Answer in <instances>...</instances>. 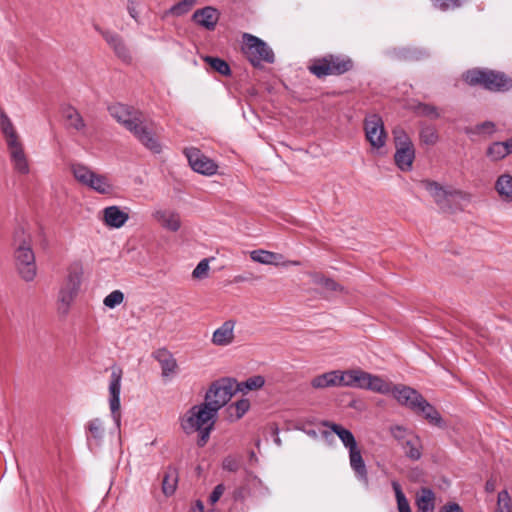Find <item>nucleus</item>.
I'll list each match as a JSON object with an SVG mask.
<instances>
[{
  "mask_svg": "<svg viewBox=\"0 0 512 512\" xmlns=\"http://www.w3.org/2000/svg\"><path fill=\"white\" fill-rule=\"evenodd\" d=\"M111 116L121 123L127 130L149 150L159 153L161 146L155 136L151 124L147 123L141 112L134 110L124 104H114L109 107Z\"/></svg>",
  "mask_w": 512,
  "mask_h": 512,
  "instance_id": "1",
  "label": "nucleus"
},
{
  "mask_svg": "<svg viewBox=\"0 0 512 512\" xmlns=\"http://www.w3.org/2000/svg\"><path fill=\"white\" fill-rule=\"evenodd\" d=\"M217 415L205 404L199 403L190 407L179 417L180 428L186 435L198 433L197 444L206 445L214 429Z\"/></svg>",
  "mask_w": 512,
  "mask_h": 512,
  "instance_id": "2",
  "label": "nucleus"
},
{
  "mask_svg": "<svg viewBox=\"0 0 512 512\" xmlns=\"http://www.w3.org/2000/svg\"><path fill=\"white\" fill-rule=\"evenodd\" d=\"M14 260L21 279L32 282L37 275V266L32 250V235L24 226H19L14 232Z\"/></svg>",
  "mask_w": 512,
  "mask_h": 512,
  "instance_id": "3",
  "label": "nucleus"
},
{
  "mask_svg": "<svg viewBox=\"0 0 512 512\" xmlns=\"http://www.w3.org/2000/svg\"><path fill=\"white\" fill-rule=\"evenodd\" d=\"M0 129L5 138L14 170L20 174H28L30 167L23 143L10 118L2 109H0Z\"/></svg>",
  "mask_w": 512,
  "mask_h": 512,
  "instance_id": "4",
  "label": "nucleus"
},
{
  "mask_svg": "<svg viewBox=\"0 0 512 512\" xmlns=\"http://www.w3.org/2000/svg\"><path fill=\"white\" fill-rule=\"evenodd\" d=\"M420 184L443 212L453 213L461 209L463 202L470 201L468 193L451 187H444L436 181L422 180Z\"/></svg>",
  "mask_w": 512,
  "mask_h": 512,
  "instance_id": "5",
  "label": "nucleus"
},
{
  "mask_svg": "<svg viewBox=\"0 0 512 512\" xmlns=\"http://www.w3.org/2000/svg\"><path fill=\"white\" fill-rule=\"evenodd\" d=\"M340 387L370 390L387 395V381L378 375L368 373L361 368L340 370Z\"/></svg>",
  "mask_w": 512,
  "mask_h": 512,
  "instance_id": "6",
  "label": "nucleus"
},
{
  "mask_svg": "<svg viewBox=\"0 0 512 512\" xmlns=\"http://www.w3.org/2000/svg\"><path fill=\"white\" fill-rule=\"evenodd\" d=\"M464 80L471 86L480 85L494 92H505L512 88V79L505 73L494 70H468L464 74Z\"/></svg>",
  "mask_w": 512,
  "mask_h": 512,
  "instance_id": "7",
  "label": "nucleus"
},
{
  "mask_svg": "<svg viewBox=\"0 0 512 512\" xmlns=\"http://www.w3.org/2000/svg\"><path fill=\"white\" fill-rule=\"evenodd\" d=\"M352 59L344 55L329 54L313 59L308 66L309 71L318 78L330 75L339 76L353 69Z\"/></svg>",
  "mask_w": 512,
  "mask_h": 512,
  "instance_id": "8",
  "label": "nucleus"
},
{
  "mask_svg": "<svg viewBox=\"0 0 512 512\" xmlns=\"http://www.w3.org/2000/svg\"><path fill=\"white\" fill-rule=\"evenodd\" d=\"M235 392V380L221 378L210 385L202 403L218 416V411L228 403Z\"/></svg>",
  "mask_w": 512,
  "mask_h": 512,
  "instance_id": "9",
  "label": "nucleus"
},
{
  "mask_svg": "<svg viewBox=\"0 0 512 512\" xmlns=\"http://www.w3.org/2000/svg\"><path fill=\"white\" fill-rule=\"evenodd\" d=\"M242 52L254 67L260 66L262 61L274 62L272 49L263 40L250 33L242 35Z\"/></svg>",
  "mask_w": 512,
  "mask_h": 512,
  "instance_id": "10",
  "label": "nucleus"
},
{
  "mask_svg": "<svg viewBox=\"0 0 512 512\" xmlns=\"http://www.w3.org/2000/svg\"><path fill=\"white\" fill-rule=\"evenodd\" d=\"M82 272L79 268H71L64 279L57 297V310L66 315L78 294L81 285Z\"/></svg>",
  "mask_w": 512,
  "mask_h": 512,
  "instance_id": "11",
  "label": "nucleus"
},
{
  "mask_svg": "<svg viewBox=\"0 0 512 512\" xmlns=\"http://www.w3.org/2000/svg\"><path fill=\"white\" fill-rule=\"evenodd\" d=\"M122 370L114 368L111 372L109 383V406L112 418L115 422L116 428L119 430L121 425V412H120V391H121Z\"/></svg>",
  "mask_w": 512,
  "mask_h": 512,
  "instance_id": "12",
  "label": "nucleus"
},
{
  "mask_svg": "<svg viewBox=\"0 0 512 512\" xmlns=\"http://www.w3.org/2000/svg\"><path fill=\"white\" fill-rule=\"evenodd\" d=\"M387 386L388 394H391L400 405L412 411L419 406L423 396L414 388L402 384L393 385L390 382H387Z\"/></svg>",
  "mask_w": 512,
  "mask_h": 512,
  "instance_id": "13",
  "label": "nucleus"
},
{
  "mask_svg": "<svg viewBox=\"0 0 512 512\" xmlns=\"http://www.w3.org/2000/svg\"><path fill=\"white\" fill-rule=\"evenodd\" d=\"M365 135L368 142L374 148H381L386 142V132L384 124L376 114H373L365 119L364 122Z\"/></svg>",
  "mask_w": 512,
  "mask_h": 512,
  "instance_id": "14",
  "label": "nucleus"
},
{
  "mask_svg": "<svg viewBox=\"0 0 512 512\" xmlns=\"http://www.w3.org/2000/svg\"><path fill=\"white\" fill-rule=\"evenodd\" d=\"M191 168L200 174L213 175L217 171V164L201 153L197 148H189L185 150Z\"/></svg>",
  "mask_w": 512,
  "mask_h": 512,
  "instance_id": "15",
  "label": "nucleus"
},
{
  "mask_svg": "<svg viewBox=\"0 0 512 512\" xmlns=\"http://www.w3.org/2000/svg\"><path fill=\"white\" fill-rule=\"evenodd\" d=\"M219 18L220 14L218 10L212 6L197 9L192 15V20L208 31L215 29Z\"/></svg>",
  "mask_w": 512,
  "mask_h": 512,
  "instance_id": "16",
  "label": "nucleus"
},
{
  "mask_svg": "<svg viewBox=\"0 0 512 512\" xmlns=\"http://www.w3.org/2000/svg\"><path fill=\"white\" fill-rule=\"evenodd\" d=\"M236 322L234 320H227L222 323L212 334L211 342L215 346H228L233 343L235 334L234 329Z\"/></svg>",
  "mask_w": 512,
  "mask_h": 512,
  "instance_id": "17",
  "label": "nucleus"
},
{
  "mask_svg": "<svg viewBox=\"0 0 512 512\" xmlns=\"http://www.w3.org/2000/svg\"><path fill=\"white\" fill-rule=\"evenodd\" d=\"M101 35L113 49L117 57L125 62L131 60L130 51L119 34L111 31H101Z\"/></svg>",
  "mask_w": 512,
  "mask_h": 512,
  "instance_id": "18",
  "label": "nucleus"
},
{
  "mask_svg": "<svg viewBox=\"0 0 512 512\" xmlns=\"http://www.w3.org/2000/svg\"><path fill=\"white\" fill-rule=\"evenodd\" d=\"M153 357L159 362L164 378L171 377L176 373L178 368L176 359L168 350L158 349L154 352Z\"/></svg>",
  "mask_w": 512,
  "mask_h": 512,
  "instance_id": "19",
  "label": "nucleus"
},
{
  "mask_svg": "<svg viewBox=\"0 0 512 512\" xmlns=\"http://www.w3.org/2000/svg\"><path fill=\"white\" fill-rule=\"evenodd\" d=\"M314 389L340 387V370H332L312 378L310 382Z\"/></svg>",
  "mask_w": 512,
  "mask_h": 512,
  "instance_id": "20",
  "label": "nucleus"
},
{
  "mask_svg": "<svg viewBox=\"0 0 512 512\" xmlns=\"http://www.w3.org/2000/svg\"><path fill=\"white\" fill-rule=\"evenodd\" d=\"M87 429L89 436L87 437L88 445L90 447H100L102 445L105 429L101 419L95 418L88 422Z\"/></svg>",
  "mask_w": 512,
  "mask_h": 512,
  "instance_id": "21",
  "label": "nucleus"
},
{
  "mask_svg": "<svg viewBox=\"0 0 512 512\" xmlns=\"http://www.w3.org/2000/svg\"><path fill=\"white\" fill-rule=\"evenodd\" d=\"M413 412L418 415H422L432 425H442V418L439 412L424 397H422V400L419 402V406Z\"/></svg>",
  "mask_w": 512,
  "mask_h": 512,
  "instance_id": "22",
  "label": "nucleus"
},
{
  "mask_svg": "<svg viewBox=\"0 0 512 512\" xmlns=\"http://www.w3.org/2000/svg\"><path fill=\"white\" fill-rule=\"evenodd\" d=\"M349 460L356 476L367 483V469L358 446L349 450Z\"/></svg>",
  "mask_w": 512,
  "mask_h": 512,
  "instance_id": "23",
  "label": "nucleus"
},
{
  "mask_svg": "<svg viewBox=\"0 0 512 512\" xmlns=\"http://www.w3.org/2000/svg\"><path fill=\"white\" fill-rule=\"evenodd\" d=\"M414 158V146L396 148L394 155L395 163L402 171H408L412 168Z\"/></svg>",
  "mask_w": 512,
  "mask_h": 512,
  "instance_id": "24",
  "label": "nucleus"
},
{
  "mask_svg": "<svg viewBox=\"0 0 512 512\" xmlns=\"http://www.w3.org/2000/svg\"><path fill=\"white\" fill-rule=\"evenodd\" d=\"M102 214L104 224H125L130 219L128 213L118 206L106 207Z\"/></svg>",
  "mask_w": 512,
  "mask_h": 512,
  "instance_id": "25",
  "label": "nucleus"
},
{
  "mask_svg": "<svg viewBox=\"0 0 512 512\" xmlns=\"http://www.w3.org/2000/svg\"><path fill=\"white\" fill-rule=\"evenodd\" d=\"M250 258L254 262H258L265 265L278 266L281 264L283 256L281 254L274 253L271 251L258 249L250 252Z\"/></svg>",
  "mask_w": 512,
  "mask_h": 512,
  "instance_id": "26",
  "label": "nucleus"
},
{
  "mask_svg": "<svg viewBox=\"0 0 512 512\" xmlns=\"http://www.w3.org/2000/svg\"><path fill=\"white\" fill-rule=\"evenodd\" d=\"M415 502L419 512H433L435 508V494L431 489L422 488L417 493Z\"/></svg>",
  "mask_w": 512,
  "mask_h": 512,
  "instance_id": "27",
  "label": "nucleus"
},
{
  "mask_svg": "<svg viewBox=\"0 0 512 512\" xmlns=\"http://www.w3.org/2000/svg\"><path fill=\"white\" fill-rule=\"evenodd\" d=\"M324 425L326 427L330 428L331 431H333L339 437V439L341 440L343 445L348 450H351L358 446L354 435L348 429L344 428L343 426H341L339 424L331 423V422H326V423H324Z\"/></svg>",
  "mask_w": 512,
  "mask_h": 512,
  "instance_id": "28",
  "label": "nucleus"
},
{
  "mask_svg": "<svg viewBox=\"0 0 512 512\" xmlns=\"http://www.w3.org/2000/svg\"><path fill=\"white\" fill-rule=\"evenodd\" d=\"M495 189L500 198L506 202L512 201V176L510 174L500 175L495 183Z\"/></svg>",
  "mask_w": 512,
  "mask_h": 512,
  "instance_id": "29",
  "label": "nucleus"
},
{
  "mask_svg": "<svg viewBox=\"0 0 512 512\" xmlns=\"http://www.w3.org/2000/svg\"><path fill=\"white\" fill-rule=\"evenodd\" d=\"M86 186L100 194H110L113 190V185L110 183L108 178L105 175L97 174L96 172H94Z\"/></svg>",
  "mask_w": 512,
  "mask_h": 512,
  "instance_id": "30",
  "label": "nucleus"
},
{
  "mask_svg": "<svg viewBox=\"0 0 512 512\" xmlns=\"http://www.w3.org/2000/svg\"><path fill=\"white\" fill-rule=\"evenodd\" d=\"M264 384L265 378L261 375H255L242 382L235 381V390L236 392L242 393H246L248 391H256L261 389Z\"/></svg>",
  "mask_w": 512,
  "mask_h": 512,
  "instance_id": "31",
  "label": "nucleus"
},
{
  "mask_svg": "<svg viewBox=\"0 0 512 512\" xmlns=\"http://www.w3.org/2000/svg\"><path fill=\"white\" fill-rule=\"evenodd\" d=\"M70 171L73 174L74 178L82 185L86 186L91 177L94 174V171L91 170L88 166L82 163H71Z\"/></svg>",
  "mask_w": 512,
  "mask_h": 512,
  "instance_id": "32",
  "label": "nucleus"
},
{
  "mask_svg": "<svg viewBox=\"0 0 512 512\" xmlns=\"http://www.w3.org/2000/svg\"><path fill=\"white\" fill-rule=\"evenodd\" d=\"M64 118L67 121V124L70 128H73L77 131H84L85 122L80 115V113L73 107H67L63 111Z\"/></svg>",
  "mask_w": 512,
  "mask_h": 512,
  "instance_id": "33",
  "label": "nucleus"
},
{
  "mask_svg": "<svg viewBox=\"0 0 512 512\" xmlns=\"http://www.w3.org/2000/svg\"><path fill=\"white\" fill-rule=\"evenodd\" d=\"M508 155H509V151L507 149L505 141H503V142H500V141L493 142V143H491L488 146V148L486 150V156L491 161H494V162L500 161V160L504 159Z\"/></svg>",
  "mask_w": 512,
  "mask_h": 512,
  "instance_id": "34",
  "label": "nucleus"
},
{
  "mask_svg": "<svg viewBox=\"0 0 512 512\" xmlns=\"http://www.w3.org/2000/svg\"><path fill=\"white\" fill-rule=\"evenodd\" d=\"M203 60L211 67L213 71L221 74L222 76L231 75L230 66L225 60L213 56H205L203 57Z\"/></svg>",
  "mask_w": 512,
  "mask_h": 512,
  "instance_id": "35",
  "label": "nucleus"
},
{
  "mask_svg": "<svg viewBox=\"0 0 512 512\" xmlns=\"http://www.w3.org/2000/svg\"><path fill=\"white\" fill-rule=\"evenodd\" d=\"M250 409V401L248 399H241L227 408L231 421L241 419Z\"/></svg>",
  "mask_w": 512,
  "mask_h": 512,
  "instance_id": "36",
  "label": "nucleus"
},
{
  "mask_svg": "<svg viewBox=\"0 0 512 512\" xmlns=\"http://www.w3.org/2000/svg\"><path fill=\"white\" fill-rule=\"evenodd\" d=\"M153 220L161 224H180V217L170 209H158L153 215Z\"/></svg>",
  "mask_w": 512,
  "mask_h": 512,
  "instance_id": "37",
  "label": "nucleus"
},
{
  "mask_svg": "<svg viewBox=\"0 0 512 512\" xmlns=\"http://www.w3.org/2000/svg\"><path fill=\"white\" fill-rule=\"evenodd\" d=\"M496 131V126L491 121H485L479 123L473 127H468L466 129V134L468 135H484L491 136Z\"/></svg>",
  "mask_w": 512,
  "mask_h": 512,
  "instance_id": "38",
  "label": "nucleus"
},
{
  "mask_svg": "<svg viewBox=\"0 0 512 512\" xmlns=\"http://www.w3.org/2000/svg\"><path fill=\"white\" fill-rule=\"evenodd\" d=\"M392 488L395 492L398 511L399 512H412L409 502H408L407 498L405 497L400 484L397 481H393Z\"/></svg>",
  "mask_w": 512,
  "mask_h": 512,
  "instance_id": "39",
  "label": "nucleus"
},
{
  "mask_svg": "<svg viewBox=\"0 0 512 512\" xmlns=\"http://www.w3.org/2000/svg\"><path fill=\"white\" fill-rule=\"evenodd\" d=\"M313 282L315 284L323 287L327 291H340V292L344 291V288L340 284L335 282L333 279L326 278L319 274L313 275Z\"/></svg>",
  "mask_w": 512,
  "mask_h": 512,
  "instance_id": "40",
  "label": "nucleus"
},
{
  "mask_svg": "<svg viewBox=\"0 0 512 512\" xmlns=\"http://www.w3.org/2000/svg\"><path fill=\"white\" fill-rule=\"evenodd\" d=\"M406 456L412 460H418L421 457L420 445L417 438L407 440L405 443Z\"/></svg>",
  "mask_w": 512,
  "mask_h": 512,
  "instance_id": "41",
  "label": "nucleus"
},
{
  "mask_svg": "<svg viewBox=\"0 0 512 512\" xmlns=\"http://www.w3.org/2000/svg\"><path fill=\"white\" fill-rule=\"evenodd\" d=\"M176 484H177L176 471L175 470L169 471L163 479L162 488H163L164 494H166V495L173 494L176 489Z\"/></svg>",
  "mask_w": 512,
  "mask_h": 512,
  "instance_id": "42",
  "label": "nucleus"
},
{
  "mask_svg": "<svg viewBox=\"0 0 512 512\" xmlns=\"http://www.w3.org/2000/svg\"><path fill=\"white\" fill-rule=\"evenodd\" d=\"M466 0H431L433 6L440 11L460 8Z\"/></svg>",
  "mask_w": 512,
  "mask_h": 512,
  "instance_id": "43",
  "label": "nucleus"
},
{
  "mask_svg": "<svg viewBox=\"0 0 512 512\" xmlns=\"http://www.w3.org/2000/svg\"><path fill=\"white\" fill-rule=\"evenodd\" d=\"M393 136L396 148L413 146L412 141L402 128H395L393 130Z\"/></svg>",
  "mask_w": 512,
  "mask_h": 512,
  "instance_id": "44",
  "label": "nucleus"
},
{
  "mask_svg": "<svg viewBox=\"0 0 512 512\" xmlns=\"http://www.w3.org/2000/svg\"><path fill=\"white\" fill-rule=\"evenodd\" d=\"M420 139L427 145H434L438 141V133L434 127L426 126L420 131Z\"/></svg>",
  "mask_w": 512,
  "mask_h": 512,
  "instance_id": "45",
  "label": "nucleus"
},
{
  "mask_svg": "<svg viewBox=\"0 0 512 512\" xmlns=\"http://www.w3.org/2000/svg\"><path fill=\"white\" fill-rule=\"evenodd\" d=\"M496 512H512L511 498L506 490H503L498 494Z\"/></svg>",
  "mask_w": 512,
  "mask_h": 512,
  "instance_id": "46",
  "label": "nucleus"
},
{
  "mask_svg": "<svg viewBox=\"0 0 512 512\" xmlns=\"http://www.w3.org/2000/svg\"><path fill=\"white\" fill-rule=\"evenodd\" d=\"M124 300V294L120 290H114L104 298V305L108 308H115Z\"/></svg>",
  "mask_w": 512,
  "mask_h": 512,
  "instance_id": "47",
  "label": "nucleus"
},
{
  "mask_svg": "<svg viewBox=\"0 0 512 512\" xmlns=\"http://www.w3.org/2000/svg\"><path fill=\"white\" fill-rule=\"evenodd\" d=\"M209 269V259H203L193 270L192 276L195 279H204L208 276Z\"/></svg>",
  "mask_w": 512,
  "mask_h": 512,
  "instance_id": "48",
  "label": "nucleus"
},
{
  "mask_svg": "<svg viewBox=\"0 0 512 512\" xmlns=\"http://www.w3.org/2000/svg\"><path fill=\"white\" fill-rule=\"evenodd\" d=\"M195 4V0H182L171 8L174 15L180 16L187 13Z\"/></svg>",
  "mask_w": 512,
  "mask_h": 512,
  "instance_id": "49",
  "label": "nucleus"
},
{
  "mask_svg": "<svg viewBox=\"0 0 512 512\" xmlns=\"http://www.w3.org/2000/svg\"><path fill=\"white\" fill-rule=\"evenodd\" d=\"M416 111L419 115L427 116V117H431V118H435V119L440 116L437 108L430 104L420 103L417 106Z\"/></svg>",
  "mask_w": 512,
  "mask_h": 512,
  "instance_id": "50",
  "label": "nucleus"
},
{
  "mask_svg": "<svg viewBox=\"0 0 512 512\" xmlns=\"http://www.w3.org/2000/svg\"><path fill=\"white\" fill-rule=\"evenodd\" d=\"M222 467L224 470L236 472L240 468V461L236 457L228 456L223 460Z\"/></svg>",
  "mask_w": 512,
  "mask_h": 512,
  "instance_id": "51",
  "label": "nucleus"
},
{
  "mask_svg": "<svg viewBox=\"0 0 512 512\" xmlns=\"http://www.w3.org/2000/svg\"><path fill=\"white\" fill-rule=\"evenodd\" d=\"M225 491V487L223 484H218L214 490L212 491L210 497H209V500L211 502V504H215L219 499L220 497L223 495Z\"/></svg>",
  "mask_w": 512,
  "mask_h": 512,
  "instance_id": "52",
  "label": "nucleus"
},
{
  "mask_svg": "<svg viewBox=\"0 0 512 512\" xmlns=\"http://www.w3.org/2000/svg\"><path fill=\"white\" fill-rule=\"evenodd\" d=\"M444 512H463L457 503H448L443 507Z\"/></svg>",
  "mask_w": 512,
  "mask_h": 512,
  "instance_id": "53",
  "label": "nucleus"
},
{
  "mask_svg": "<svg viewBox=\"0 0 512 512\" xmlns=\"http://www.w3.org/2000/svg\"><path fill=\"white\" fill-rule=\"evenodd\" d=\"M127 9H128V13H129V15H130L133 19L137 20V18H138V12H137V10H136V8H135V6H134V1H132V0H128V6H127Z\"/></svg>",
  "mask_w": 512,
  "mask_h": 512,
  "instance_id": "54",
  "label": "nucleus"
},
{
  "mask_svg": "<svg viewBox=\"0 0 512 512\" xmlns=\"http://www.w3.org/2000/svg\"><path fill=\"white\" fill-rule=\"evenodd\" d=\"M496 489V481L494 479H489L485 484V490L489 493L493 492Z\"/></svg>",
  "mask_w": 512,
  "mask_h": 512,
  "instance_id": "55",
  "label": "nucleus"
},
{
  "mask_svg": "<svg viewBox=\"0 0 512 512\" xmlns=\"http://www.w3.org/2000/svg\"><path fill=\"white\" fill-rule=\"evenodd\" d=\"M403 428L400 427V426H396L395 428L392 429V432L394 434L395 437H399L400 434L403 432Z\"/></svg>",
  "mask_w": 512,
  "mask_h": 512,
  "instance_id": "56",
  "label": "nucleus"
},
{
  "mask_svg": "<svg viewBox=\"0 0 512 512\" xmlns=\"http://www.w3.org/2000/svg\"><path fill=\"white\" fill-rule=\"evenodd\" d=\"M249 459H250V461H252V462H255V463H257V462H258V458H257V456H256V454H255V452H254V451H250V453H249Z\"/></svg>",
  "mask_w": 512,
  "mask_h": 512,
  "instance_id": "57",
  "label": "nucleus"
},
{
  "mask_svg": "<svg viewBox=\"0 0 512 512\" xmlns=\"http://www.w3.org/2000/svg\"><path fill=\"white\" fill-rule=\"evenodd\" d=\"M509 154H512V138L505 141Z\"/></svg>",
  "mask_w": 512,
  "mask_h": 512,
  "instance_id": "58",
  "label": "nucleus"
},
{
  "mask_svg": "<svg viewBox=\"0 0 512 512\" xmlns=\"http://www.w3.org/2000/svg\"><path fill=\"white\" fill-rule=\"evenodd\" d=\"M250 477L252 478L253 481L258 483L259 485H262V480L259 477H257L256 475H252V474H250Z\"/></svg>",
  "mask_w": 512,
  "mask_h": 512,
  "instance_id": "59",
  "label": "nucleus"
},
{
  "mask_svg": "<svg viewBox=\"0 0 512 512\" xmlns=\"http://www.w3.org/2000/svg\"><path fill=\"white\" fill-rule=\"evenodd\" d=\"M196 505L201 511L204 509L203 503L201 501H197Z\"/></svg>",
  "mask_w": 512,
  "mask_h": 512,
  "instance_id": "60",
  "label": "nucleus"
},
{
  "mask_svg": "<svg viewBox=\"0 0 512 512\" xmlns=\"http://www.w3.org/2000/svg\"><path fill=\"white\" fill-rule=\"evenodd\" d=\"M173 231H176L177 227L176 225L171 226Z\"/></svg>",
  "mask_w": 512,
  "mask_h": 512,
  "instance_id": "61",
  "label": "nucleus"
}]
</instances>
